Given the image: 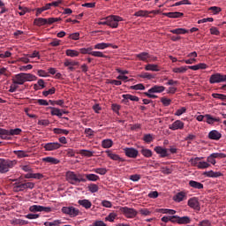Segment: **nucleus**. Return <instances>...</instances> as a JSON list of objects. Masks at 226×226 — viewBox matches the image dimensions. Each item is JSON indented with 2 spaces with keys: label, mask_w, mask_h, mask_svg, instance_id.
Instances as JSON below:
<instances>
[{
  "label": "nucleus",
  "mask_w": 226,
  "mask_h": 226,
  "mask_svg": "<svg viewBox=\"0 0 226 226\" xmlns=\"http://www.w3.org/2000/svg\"><path fill=\"white\" fill-rule=\"evenodd\" d=\"M14 154H16V156H18L19 158H27V156H29V152L16 150L14 151Z\"/></svg>",
  "instance_id": "nucleus-33"
},
{
  "label": "nucleus",
  "mask_w": 226,
  "mask_h": 226,
  "mask_svg": "<svg viewBox=\"0 0 226 226\" xmlns=\"http://www.w3.org/2000/svg\"><path fill=\"white\" fill-rule=\"evenodd\" d=\"M84 177H86V179H87V181H99L100 177L98 175L95 174H83Z\"/></svg>",
  "instance_id": "nucleus-32"
},
{
  "label": "nucleus",
  "mask_w": 226,
  "mask_h": 226,
  "mask_svg": "<svg viewBox=\"0 0 226 226\" xmlns=\"http://www.w3.org/2000/svg\"><path fill=\"white\" fill-rule=\"evenodd\" d=\"M17 165L16 160L3 159L0 158V174H6L10 172L11 169H13Z\"/></svg>",
  "instance_id": "nucleus-3"
},
{
  "label": "nucleus",
  "mask_w": 226,
  "mask_h": 226,
  "mask_svg": "<svg viewBox=\"0 0 226 226\" xmlns=\"http://www.w3.org/2000/svg\"><path fill=\"white\" fill-rule=\"evenodd\" d=\"M186 112V108L182 107L181 109H177L175 113V116H183Z\"/></svg>",
  "instance_id": "nucleus-61"
},
{
  "label": "nucleus",
  "mask_w": 226,
  "mask_h": 226,
  "mask_svg": "<svg viewBox=\"0 0 226 226\" xmlns=\"http://www.w3.org/2000/svg\"><path fill=\"white\" fill-rule=\"evenodd\" d=\"M120 213L124 215L125 218H135L137 215H139V212L135 210L134 208H130L128 207H119Z\"/></svg>",
  "instance_id": "nucleus-5"
},
{
  "label": "nucleus",
  "mask_w": 226,
  "mask_h": 226,
  "mask_svg": "<svg viewBox=\"0 0 226 226\" xmlns=\"http://www.w3.org/2000/svg\"><path fill=\"white\" fill-rule=\"evenodd\" d=\"M59 20H61L59 18H37L34 20V25L37 26L38 27H41V26H47V24L50 26L54 24V22H59Z\"/></svg>",
  "instance_id": "nucleus-4"
},
{
  "label": "nucleus",
  "mask_w": 226,
  "mask_h": 226,
  "mask_svg": "<svg viewBox=\"0 0 226 226\" xmlns=\"http://www.w3.org/2000/svg\"><path fill=\"white\" fill-rule=\"evenodd\" d=\"M172 72L174 73H186L188 72V66L176 67L173 68Z\"/></svg>",
  "instance_id": "nucleus-34"
},
{
  "label": "nucleus",
  "mask_w": 226,
  "mask_h": 226,
  "mask_svg": "<svg viewBox=\"0 0 226 226\" xmlns=\"http://www.w3.org/2000/svg\"><path fill=\"white\" fill-rule=\"evenodd\" d=\"M64 65L68 67V70H70V72H73L75 70L73 66H79V62L65 60Z\"/></svg>",
  "instance_id": "nucleus-21"
},
{
  "label": "nucleus",
  "mask_w": 226,
  "mask_h": 226,
  "mask_svg": "<svg viewBox=\"0 0 226 226\" xmlns=\"http://www.w3.org/2000/svg\"><path fill=\"white\" fill-rule=\"evenodd\" d=\"M118 22H123V18L116 15L108 16V26L113 29L117 28Z\"/></svg>",
  "instance_id": "nucleus-6"
},
{
  "label": "nucleus",
  "mask_w": 226,
  "mask_h": 226,
  "mask_svg": "<svg viewBox=\"0 0 226 226\" xmlns=\"http://www.w3.org/2000/svg\"><path fill=\"white\" fill-rule=\"evenodd\" d=\"M80 154H82L83 156H87L88 158H90V156H93V152L88 151V150H80Z\"/></svg>",
  "instance_id": "nucleus-62"
},
{
  "label": "nucleus",
  "mask_w": 226,
  "mask_h": 226,
  "mask_svg": "<svg viewBox=\"0 0 226 226\" xmlns=\"http://www.w3.org/2000/svg\"><path fill=\"white\" fill-rule=\"evenodd\" d=\"M61 223H63V222H61V220H55L53 222H45L44 225L45 226H57V225H61Z\"/></svg>",
  "instance_id": "nucleus-43"
},
{
  "label": "nucleus",
  "mask_w": 226,
  "mask_h": 226,
  "mask_svg": "<svg viewBox=\"0 0 226 226\" xmlns=\"http://www.w3.org/2000/svg\"><path fill=\"white\" fill-rule=\"evenodd\" d=\"M170 130L176 132V130H183L185 128V123L181 120H177L173 124L169 125Z\"/></svg>",
  "instance_id": "nucleus-12"
},
{
  "label": "nucleus",
  "mask_w": 226,
  "mask_h": 226,
  "mask_svg": "<svg viewBox=\"0 0 226 226\" xmlns=\"http://www.w3.org/2000/svg\"><path fill=\"white\" fill-rule=\"evenodd\" d=\"M208 139L211 140H219L222 139V133L216 130H213L208 133Z\"/></svg>",
  "instance_id": "nucleus-16"
},
{
  "label": "nucleus",
  "mask_w": 226,
  "mask_h": 226,
  "mask_svg": "<svg viewBox=\"0 0 226 226\" xmlns=\"http://www.w3.org/2000/svg\"><path fill=\"white\" fill-rule=\"evenodd\" d=\"M147 72H160L158 64H148L145 66Z\"/></svg>",
  "instance_id": "nucleus-31"
},
{
  "label": "nucleus",
  "mask_w": 226,
  "mask_h": 226,
  "mask_svg": "<svg viewBox=\"0 0 226 226\" xmlns=\"http://www.w3.org/2000/svg\"><path fill=\"white\" fill-rule=\"evenodd\" d=\"M187 205L189 207H192V209H200V204L199 203V198L193 197L189 199Z\"/></svg>",
  "instance_id": "nucleus-13"
},
{
  "label": "nucleus",
  "mask_w": 226,
  "mask_h": 226,
  "mask_svg": "<svg viewBox=\"0 0 226 226\" xmlns=\"http://www.w3.org/2000/svg\"><path fill=\"white\" fill-rule=\"evenodd\" d=\"M105 153L108 154L109 158L114 162H124V159L120 157L117 154L112 153L110 150H106Z\"/></svg>",
  "instance_id": "nucleus-15"
},
{
  "label": "nucleus",
  "mask_w": 226,
  "mask_h": 226,
  "mask_svg": "<svg viewBox=\"0 0 226 226\" xmlns=\"http://www.w3.org/2000/svg\"><path fill=\"white\" fill-rule=\"evenodd\" d=\"M124 100H131V102H139V97L132 94H123Z\"/></svg>",
  "instance_id": "nucleus-42"
},
{
  "label": "nucleus",
  "mask_w": 226,
  "mask_h": 226,
  "mask_svg": "<svg viewBox=\"0 0 226 226\" xmlns=\"http://www.w3.org/2000/svg\"><path fill=\"white\" fill-rule=\"evenodd\" d=\"M65 177L70 185H79V183H86V181H87V179L84 177V174H76L73 171H67Z\"/></svg>",
  "instance_id": "nucleus-2"
},
{
  "label": "nucleus",
  "mask_w": 226,
  "mask_h": 226,
  "mask_svg": "<svg viewBox=\"0 0 226 226\" xmlns=\"http://www.w3.org/2000/svg\"><path fill=\"white\" fill-rule=\"evenodd\" d=\"M209 10L212 11V13H214V15H218V13L222 11V8L216 6H212L209 8Z\"/></svg>",
  "instance_id": "nucleus-57"
},
{
  "label": "nucleus",
  "mask_w": 226,
  "mask_h": 226,
  "mask_svg": "<svg viewBox=\"0 0 226 226\" xmlns=\"http://www.w3.org/2000/svg\"><path fill=\"white\" fill-rule=\"evenodd\" d=\"M165 91V87L154 85L150 89H148V93H163Z\"/></svg>",
  "instance_id": "nucleus-23"
},
{
  "label": "nucleus",
  "mask_w": 226,
  "mask_h": 226,
  "mask_svg": "<svg viewBox=\"0 0 226 226\" xmlns=\"http://www.w3.org/2000/svg\"><path fill=\"white\" fill-rule=\"evenodd\" d=\"M29 211L31 213H41V206L40 205H33L29 207Z\"/></svg>",
  "instance_id": "nucleus-40"
},
{
  "label": "nucleus",
  "mask_w": 226,
  "mask_h": 226,
  "mask_svg": "<svg viewBox=\"0 0 226 226\" xmlns=\"http://www.w3.org/2000/svg\"><path fill=\"white\" fill-rule=\"evenodd\" d=\"M90 226H107L103 221H96L93 225Z\"/></svg>",
  "instance_id": "nucleus-64"
},
{
  "label": "nucleus",
  "mask_w": 226,
  "mask_h": 226,
  "mask_svg": "<svg viewBox=\"0 0 226 226\" xmlns=\"http://www.w3.org/2000/svg\"><path fill=\"white\" fill-rule=\"evenodd\" d=\"M200 226H211V222L209 220H203L200 222L199 223Z\"/></svg>",
  "instance_id": "nucleus-63"
},
{
  "label": "nucleus",
  "mask_w": 226,
  "mask_h": 226,
  "mask_svg": "<svg viewBox=\"0 0 226 226\" xmlns=\"http://www.w3.org/2000/svg\"><path fill=\"white\" fill-rule=\"evenodd\" d=\"M162 15H164V17H168L169 19H181V17H183V15H185L183 12H163Z\"/></svg>",
  "instance_id": "nucleus-17"
},
{
  "label": "nucleus",
  "mask_w": 226,
  "mask_h": 226,
  "mask_svg": "<svg viewBox=\"0 0 226 226\" xmlns=\"http://www.w3.org/2000/svg\"><path fill=\"white\" fill-rule=\"evenodd\" d=\"M185 199H186V192H179L173 197V200L175 202H183V200H185Z\"/></svg>",
  "instance_id": "nucleus-20"
},
{
  "label": "nucleus",
  "mask_w": 226,
  "mask_h": 226,
  "mask_svg": "<svg viewBox=\"0 0 226 226\" xmlns=\"http://www.w3.org/2000/svg\"><path fill=\"white\" fill-rule=\"evenodd\" d=\"M210 34H214L215 36H220V30H218L216 26H212L210 28Z\"/></svg>",
  "instance_id": "nucleus-58"
},
{
  "label": "nucleus",
  "mask_w": 226,
  "mask_h": 226,
  "mask_svg": "<svg viewBox=\"0 0 226 226\" xmlns=\"http://www.w3.org/2000/svg\"><path fill=\"white\" fill-rule=\"evenodd\" d=\"M54 133H56V135H68L70 132L66 129H59V128H55L53 129Z\"/></svg>",
  "instance_id": "nucleus-38"
},
{
  "label": "nucleus",
  "mask_w": 226,
  "mask_h": 226,
  "mask_svg": "<svg viewBox=\"0 0 226 226\" xmlns=\"http://www.w3.org/2000/svg\"><path fill=\"white\" fill-rule=\"evenodd\" d=\"M51 112V116H57V117H62L63 114H66V111L63 110V109H59L57 108H54V107H49Z\"/></svg>",
  "instance_id": "nucleus-19"
},
{
  "label": "nucleus",
  "mask_w": 226,
  "mask_h": 226,
  "mask_svg": "<svg viewBox=\"0 0 226 226\" xmlns=\"http://www.w3.org/2000/svg\"><path fill=\"white\" fill-rule=\"evenodd\" d=\"M42 162H45L46 163H50L51 165H57V163H59V159L48 156V157L42 158Z\"/></svg>",
  "instance_id": "nucleus-28"
},
{
  "label": "nucleus",
  "mask_w": 226,
  "mask_h": 226,
  "mask_svg": "<svg viewBox=\"0 0 226 226\" xmlns=\"http://www.w3.org/2000/svg\"><path fill=\"white\" fill-rule=\"evenodd\" d=\"M62 213L69 215L71 218H75V216H79V213H80V211L78 208H75V207H63Z\"/></svg>",
  "instance_id": "nucleus-7"
},
{
  "label": "nucleus",
  "mask_w": 226,
  "mask_h": 226,
  "mask_svg": "<svg viewBox=\"0 0 226 226\" xmlns=\"http://www.w3.org/2000/svg\"><path fill=\"white\" fill-rule=\"evenodd\" d=\"M14 192H24V190H27L26 187V183L22 182L20 185L13 187Z\"/></svg>",
  "instance_id": "nucleus-44"
},
{
  "label": "nucleus",
  "mask_w": 226,
  "mask_h": 226,
  "mask_svg": "<svg viewBox=\"0 0 226 226\" xmlns=\"http://www.w3.org/2000/svg\"><path fill=\"white\" fill-rule=\"evenodd\" d=\"M79 52H81V54H89L91 56V54H93V48H83L79 49Z\"/></svg>",
  "instance_id": "nucleus-52"
},
{
  "label": "nucleus",
  "mask_w": 226,
  "mask_h": 226,
  "mask_svg": "<svg viewBox=\"0 0 226 226\" xmlns=\"http://www.w3.org/2000/svg\"><path fill=\"white\" fill-rule=\"evenodd\" d=\"M210 84H220V82H223V74L222 73H215L212 74L209 78Z\"/></svg>",
  "instance_id": "nucleus-11"
},
{
  "label": "nucleus",
  "mask_w": 226,
  "mask_h": 226,
  "mask_svg": "<svg viewBox=\"0 0 226 226\" xmlns=\"http://www.w3.org/2000/svg\"><path fill=\"white\" fill-rule=\"evenodd\" d=\"M161 102H162V105H164V107H169V105H170V103H172V100L166 98V97L161 98Z\"/></svg>",
  "instance_id": "nucleus-51"
},
{
  "label": "nucleus",
  "mask_w": 226,
  "mask_h": 226,
  "mask_svg": "<svg viewBox=\"0 0 226 226\" xmlns=\"http://www.w3.org/2000/svg\"><path fill=\"white\" fill-rule=\"evenodd\" d=\"M56 93V87H51L49 90L43 91V96H49V94H54Z\"/></svg>",
  "instance_id": "nucleus-54"
},
{
  "label": "nucleus",
  "mask_w": 226,
  "mask_h": 226,
  "mask_svg": "<svg viewBox=\"0 0 226 226\" xmlns=\"http://www.w3.org/2000/svg\"><path fill=\"white\" fill-rule=\"evenodd\" d=\"M143 140L144 142H153L154 140V136L153 134H145Z\"/></svg>",
  "instance_id": "nucleus-48"
},
{
  "label": "nucleus",
  "mask_w": 226,
  "mask_h": 226,
  "mask_svg": "<svg viewBox=\"0 0 226 226\" xmlns=\"http://www.w3.org/2000/svg\"><path fill=\"white\" fill-rule=\"evenodd\" d=\"M12 182L14 183L13 188H15V186H20L22 183L26 182V180H23L22 177H19V178L13 179Z\"/></svg>",
  "instance_id": "nucleus-49"
},
{
  "label": "nucleus",
  "mask_w": 226,
  "mask_h": 226,
  "mask_svg": "<svg viewBox=\"0 0 226 226\" xmlns=\"http://www.w3.org/2000/svg\"><path fill=\"white\" fill-rule=\"evenodd\" d=\"M94 172H95V174H100L101 176H105V174H107V169L105 168L94 169Z\"/></svg>",
  "instance_id": "nucleus-47"
},
{
  "label": "nucleus",
  "mask_w": 226,
  "mask_h": 226,
  "mask_svg": "<svg viewBox=\"0 0 226 226\" xmlns=\"http://www.w3.org/2000/svg\"><path fill=\"white\" fill-rule=\"evenodd\" d=\"M215 158H219V159L226 158V154L223 153H213L207 157L208 163H212V165H215L216 164V160H215Z\"/></svg>",
  "instance_id": "nucleus-9"
},
{
  "label": "nucleus",
  "mask_w": 226,
  "mask_h": 226,
  "mask_svg": "<svg viewBox=\"0 0 226 226\" xmlns=\"http://www.w3.org/2000/svg\"><path fill=\"white\" fill-rule=\"evenodd\" d=\"M91 56L94 57H106V56L102 51H92Z\"/></svg>",
  "instance_id": "nucleus-55"
},
{
  "label": "nucleus",
  "mask_w": 226,
  "mask_h": 226,
  "mask_svg": "<svg viewBox=\"0 0 226 226\" xmlns=\"http://www.w3.org/2000/svg\"><path fill=\"white\" fill-rule=\"evenodd\" d=\"M129 179L131 181H133L134 183H137V181H140V175H139V174L131 175Z\"/></svg>",
  "instance_id": "nucleus-59"
},
{
  "label": "nucleus",
  "mask_w": 226,
  "mask_h": 226,
  "mask_svg": "<svg viewBox=\"0 0 226 226\" xmlns=\"http://www.w3.org/2000/svg\"><path fill=\"white\" fill-rule=\"evenodd\" d=\"M46 151H55V149H59L61 147V144L57 142H49L43 146Z\"/></svg>",
  "instance_id": "nucleus-14"
},
{
  "label": "nucleus",
  "mask_w": 226,
  "mask_h": 226,
  "mask_svg": "<svg viewBox=\"0 0 226 226\" xmlns=\"http://www.w3.org/2000/svg\"><path fill=\"white\" fill-rule=\"evenodd\" d=\"M78 204L82 206V207H85V209H91V206H93V203H91L89 200H79Z\"/></svg>",
  "instance_id": "nucleus-24"
},
{
  "label": "nucleus",
  "mask_w": 226,
  "mask_h": 226,
  "mask_svg": "<svg viewBox=\"0 0 226 226\" xmlns=\"http://www.w3.org/2000/svg\"><path fill=\"white\" fill-rule=\"evenodd\" d=\"M191 222H192V219H190V217H188V216L179 217L178 216L177 223L179 225H188V223H191Z\"/></svg>",
  "instance_id": "nucleus-27"
},
{
  "label": "nucleus",
  "mask_w": 226,
  "mask_h": 226,
  "mask_svg": "<svg viewBox=\"0 0 226 226\" xmlns=\"http://www.w3.org/2000/svg\"><path fill=\"white\" fill-rule=\"evenodd\" d=\"M154 151H155L156 154H158L160 158L170 159V153H169V148H165L163 147H155Z\"/></svg>",
  "instance_id": "nucleus-8"
},
{
  "label": "nucleus",
  "mask_w": 226,
  "mask_h": 226,
  "mask_svg": "<svg viewBox=\"0 0 226 226\" xmlns=\"http://www.w3.org/2000/svg\"><path fill=\"white\" fill-rule=\"evenodd\" d=\"M209 167V163L206 162H199L198 169H207Z\"/></svg>",
  "instance_id": "nucleus-60"
},
{
  "label": "nucleus",
  "mask_w": 226,
  "mask_h": 226,
  "mask_svg": "<svg viewBox=\"0 0 226 226\" xmlns=\"http://www.w3.org/2000/svg\"><path fill=\"white\" fill-rule=\"evenodd\" d=\"M130 89H132L134 91H144L146 89V87H144V84L139 83L134 86H131Z\"/></svg>",
  "instance_id": "nucleus-39"
},
{
  "label": "nucleus",
  "mask_w": 226,
  "mask_h": 226,
  "mask_svg": "<svg viewBox=\"0 0 226 226\" xmlns=\"http://www.w3.org/2000/svg\"><path fill=\"white\" fill-rule=\"evenodd\" d=\"M189 186H191V188H195V190L204 189V185L202 183L194 180L189 181Z\"/></svg>",
  "instance_id": "nucleus-22"
},
{
  "label": "nucleus",
  "mask_w": 226,
  "mask_h": 226,
  "mask_svg": "<svg viewBox=\"0 0 226 226\" xmlns=\"http://www.w3.org/2000/svg\"><path fill=\"white\" fill-rule=\"evenodd\" d=\"M140 153L142 155L145 156V158H151V156H153V151H151L147 148H142L140 150Z\"/></svg>",
  "instance_id": "nucleus-36"
},
{
  "label": "nucleus",
  "mask_w": 226,
  "mask_h": 226,
  "mask_svg": "<svg viewBox=\"0 0 226 226\" xmlns=\"http://www.w3.org/2000/svg\"><path fill=\"white\" fill-rule=\"evenodd\" d=\"M212 97L216 100H222V102H225L226 100V95L223 94H212Z\"/></svg>",
  "instance_id": "nucleus-46"
},
{
  "label": "nucleus",
  "mask_w": 226,
  "mask_h": 226,
  "mask_svg": "<svg viewBox=\"0 0 226 226\" xmlns=\"http://www.w3.org/2000/svg\"><path fill=\"white\" fill-rule=\"evenodd\" d=\"M85 135L91 139L94 135V131H93L91 128H87L85 129Z\"/></svg>",
  "instance_id": "nucleus-53"
},
{
  "label": "nucleus",
  "mask_w": 226,
  "mask_h": 226,
  "mask_svg": "<svg viewBox=\"0 0 226 226\" xmlns=\"http://www.w3.org/2000/svg\"><path fill=\"white\" fill-rule=\"evenodd\" d=\"M124 152L127 158H137L139 156V150L133 147H126L124 149Z\"/></svg>",
  "instance_id": "nucleus-10"
},
{
  "label": "nucleus",
  "mask_w": 226,
  "mask_h": 226,
  "mask_svg": "<svg viewBox=\"0 0 226 226\" xmlns=\"http://www.w3.org/2000/svg\"><path fill=\"white\" fill-rule=\"evenodd\" d=\"M88 190H89V192H91V193H96V192H98V190H99L98 185L90 184L88 185Z\"/></svg>",
  "instance_id": "nucleus-45"
},
{
  "label": "nucleus",
  "mask_w": 226,
  "mask_h": 226,
  "mask_svg": "<svg viewBox=\"0 0 226 226\" xmlns=\"http://www.w3.org/2000/svg\"><path fill=\"white\" fill-rule=\"evenodd\" d=\"M170 33H172V34H186V33H188V30L185 28H176L170 30Z\"/></svg>",
  "instance_id": "nucleus-35"
},
{
  "label": "nucleus",
  "mask_w": 226,
  "mask_h": 226,
  "mask_svg": "<svg viewBox=\"0 0 226 226\" xmlns=\"http://www.w3.org/2000/svg\"><path fill=\"white\" fill-rule=\"evenodd\" d=\"M149 11H138L134 13V17H147L149 15Z\"/></svg>",
  "instance_id": "nucleus-41"
},
{
  "label": "nucleus",
  "mask_w": 226,
  "mask_h": 226,
  "mask_svg": "<svg viewBox=\"0 0 226 226\" xmlns=\"http://www.w3.org/2000/svg\"><path fill=\"white\" fill-rule=\"evenodd\" d=\"M117 218V214L116 213H110L106 218V222H114Z\"/></svg>",
  "instance_id": "nucleus-50"
},
{
  "label": "nucleus",
  "mask_w": 226,
  "mask_h": 226,
  "mask_svg": "<svg viewBox=\"0 0 226 226\" xmlns=\"http://www.w3.org/2000/svg\"><path fill=\"white\" fill-rule=\"evenodd\" d=\"M66 56L69 57H79V51L75 49H67L65 51Z\"/></svg>",
  "instance_id": "nucleus-37"
},
{
  "label": "nucleus",
  "mask_w": 226,
  "mask_h": 226,
  "mask_svg": "<svg viewBox=\"0 0 226 226\" xmlns=\"http://www.w3.org/2000/svg\"><path fill=\"white\" fill-rule=\"evenodd\" d=\"M59 4H61V1L52 2V3L47 4L45 6L48 7V10H50L52 6H55V8H57Z\"/></svg>",
  "instance_id": "nucleus-56"
},
{
  "label": "nucleus",
  "mask_w": 226,
  "mask_h": 226,
  "mask_svg": "<svg viewBox=\"0 0 226 226\" xmlns=\"http://www.w3.org/2000/svg\"><path fill=\"white\" fill-rule=\"evenodd\" d=\"M137 59L139 61H143L145 63H149V53L147 52H141L136 55Z\"/></svg>",
  "instance_id": "nucleus-18"
},
{
  "label": "nucleus",
  "mask_w": 226,
  "mask_h": 226,
  "mask_svg": "<svg viewBox=\"0 0 226 226\" xmlns=\"http://www.w3.org/2000/svg\"><path fill=\"white\" fill-rule=\"evenodd\" d=\"M206 122L208 124H214L215 123H220V117H213L211 115L207 114L205 115Z\"/></svg>",
  "instance_id": "nucleus-25"
},
{
  "label": "nucleus",
  "mask_w": 226,
  "mask_h": 226,
  "mask_svg": "<svg viewBox=\"0 0 226 226\" xmlns=\"http://www.w3.org/2000/svg\"><path fill=\"white\" fill-rule=\"evenodd\" d=\"M0 139L2 140H10L9 131L6 129L0 128Z\"/></svg>",
  "instance_id": "nucleus-29"
},
{
  "label": "nucleus",
  "mask_w": 226,
  "mask_h": 226,
  "mask_svg": "<svg viewBox=\"0 0 226 226\" xmlns=\"http://www.w3.org/2000/svg\"><path fill=\"white\" fill-rule=\"evenodd\" d=\"M33 80H36V76L31 73L20 72L14 75V77L12 78V84H17L18 86H24L26 82H33Z\"/></svg>",
  "instance_id": "nucleus-1"
},
{
  "label": "nucleus",
  "mask_w": 226,
  "mask_h": 226,
  "mask_svg": "<svg viewBox=\"0 0 226 226\" xmlns=\"http://www.w3.org/2000/svg\"><path fill=\"white\" fill-rule=\"evenodd\" d=\"M9 140H11V137L15 135H20L22 133V129L20 128H15V129H9Z\"/></svg>",
  "instance_id": "nucleus-26"
},
{
  "label": "nucleus",
  "mask_w": 226,
  "mask_h": 226,
  "mask_svg": "<svg viewBox=\"0 0 226 226\" xmlns=\"http://www.w3.org/2000/svg\"><path fill=\"white\" fill-rule=\"evenodd\" d=\"M109 47H112L111 43H105V42H102V43H97L94 46V49H97V50H104V49H109Z\"/></svg>",
  "instance_id": "nucleus-30"
}]
</instances>
